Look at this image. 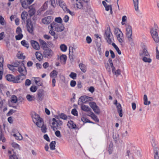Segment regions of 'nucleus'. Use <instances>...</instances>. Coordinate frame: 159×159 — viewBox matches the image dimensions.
<instances>
[{
  "label": "nucleus",
  "mask_w": 159,
  "mask_h": 159,
  "mask_svg": "<svg viewBox=\"0 0 159 159\" xmlns=\"http://www.w3.org/2000/svg\"><path fill=\"white\" fill-rule=\"evenodd\" d=\"M33 121L39 127L41 128L42 132L45 133L46 132L47 128L42 118H40L37 114H34L33 118Z\"/></svg>",
  "instance_id": "1"
},
{
  "label": "nucleus",
  "mask_w": 159,
  "mask_h": 159,
  "mask_svg": "<svg viewBox=\"0 0 159 159\" xmlns=\"http://www.w3.org/2000/svg\"><path fill=\"white\" fill-rule=\"evenodd\" d=\"M158 29L159 28L157 25L156 24L154 23L153 27L151 28L150 31L153 39L155 42L157 43L159 42V37L158 33Z\"/></svg>",
  "instance_id": "2"
},
{
  "label": "nucleus",
  "mask_w": 159,
  "mask_h": 159,
  "mask_svg": "<svg viewBox=\"0 0 159 159\" xmlns=\"http://www.w3.org/2000/svg\"><path fill=\"white\" fill-rule=\"evenodd\" d=\"M52 122L51 125V128L54 131L60 129L61 126L62 125L63 122L59 119H56L53 118L52 119Z\"/></svg>",
  "instance_id": "3"
},
{
  "label": "nucleus",
  "mask_w": 159,
  "mask_h": 159,
  "mask_svg": "<svg viewBox=\"0 0 159 159\" xmlns=\"http://www.w3.org/2000/svg\"><path fill=\"white\" fill-rule=\"evenodd\" d=\"M126 34L128 40L131 44H134L133 40L132 37V29L131 26L129 25H126Z\"/></svg>",
  "instance_id": "4"
},
{
  "label": "nucleus",
  "mask_w": 159,
  "mask_h": 159,
  "mask_svg": "<svg viewBox=\"0 0 159 159\" xmlns=\"http://www.w3.org/2000/svg\"><path fill=\"white\" fill-rule=\"evenodd\" d=\"M51 29L57 31L61 32L64 29V27L62 24H59L53 22L50 25Z\"/></svg>",
  "instance_id": "5"
},
{
  "label": "nucleus",
  "mask_w": 159,
  "mask_h": 159,
  "mask_svg": "<svg viewBox=\"0 0 159 159\" xmlns=\"http://www.w3.org/2000/svg\"><path fill=\"white\" fill-rule=\"evenodd\" d=\"M105 38L107 42L110 44L112 43V39L113 38L112 34L110 28H107L105 32Z\"/></svg>",
  "instance_id": "6"
},
{
  "label": "nucleus",
  "mask_w": 159,
  "mask_h": 159,
  "mask_svg": "<svg viewBox=\"0 0 159 159\" xmlns=\"http://www.w3.org/2000/svg\"><path fill=\"white\" fill-rule=\"evenodd\" d=\"M115 33L116 36L118 40L119 43H121L122 45V43L123 42V34L120 30L118 28H116L115 29Z\"/></svg>",
  "instance_id": "7"
},
{
  "label": "nucleus",
  "mask_w": 159,
  "mask_h": 159,
  "mask_svg": "<svg viewBox=\"0 0 159 159\" xmlns=\"http://www.w3.org/2000/svg\"><path fill=\"white\" fill-rule=\"evenodd\" d=\"M141 47L143 49V51L142 52L140 53L139 55L143 57L149 56L150 55L148 51L147 46L144 43H142L141 44Z\"/></svg>",
  "instance_id": "8"
},
{
  "label": "nucleus",
  "mask_w": 159,
  "mask_h": 159,
  "mask_svg": "<svg viewBox=\"0 0 159 159\" xmlns=\"http://www.w3.org/2000/svg\"><path fill=\"white\" fill-rule=\"evenodd\" d=\"M74 8L76 9H83V5L82 3L78 0H72L71 2Z\"/></svg>",
  "instance_id": "9"
},
{
  "label": "nucleus",
  "mask_w": 159,
  "mask_h": 159,
  "mask_svg": "<svg viewBox=\"0 0 159 159\" xmlns=\"http://www.w3.org/2000/svg\"><path fill=\"white\" fill-rule=\"evenodd\" d=\"M69 49V57L71 61H73L76 56L75 49L71 47H70Z\"/></svg>",
  "instance_id": "10"
},
{
  "label": "nucleus",
  "mask_w": 159,
  "mask_h": 159,
  "mask_svg": "<svg viewBox=\"0 0 159 159\" xmlns=\"http://www.w3.org/2000/svg\"><path fill=\"white\" fill-rule=\"evenodd\" d=\"M53 55V51L50 48L46 49L43 52V56L44 57L50 58Z\"/></svg>",
  "instance_id": "11"
},
{
  "label": "nucleus",
  "mask_w": 159,
  "mask_h": 159,
  "mask_svg": "<svg viewBox=\"0 0 159 159\" xmlns=\"http://www.w3.org/2000/svg\"><path fill=\"white\" fill-rule=\"evenodd\" d=\"M152 146L154 148V159H159V149L156 147V144L155 141L152 140Z\"/></svg>",
  "instance_id": "12"
},
{
  "label": "nucleus",
  "mask_w": 159,
  "mask_h": 159,
  "mask_svg": "<svg viewBox=\"0 0 159 159\" xmlns=\"http://www.w3.org/2000/svg\"><path fill=\"white\" fill-rule=\"evenodd\" d=\"M34 0H20L21 5L24 8L27 9L29 7V5L31 4Z\"/></svg>",
  "instance_id": "13"
},
{
  "label": "nucleus",
  "mask_w": 159,
  "mask_h": 159,
  "mask_svg": "<svg viewBox=\"0 0 159 159\" xmlns=\"http://www.w3.org/2000/svg\"><path fill=\"white\" fill-rule=\"evenodd\" d=\"M89 105L96 114H98L100 113V110L95 102H90L89 103Z\"/></svg>",
  "instance_id": "14"
},
{
  "label": "nucleus",
  "mask_w": 159,
  "mask_h": 159,
  "mask_svg": "<svg viewBox=\"0 0 159 159\" xmlns=\"http://www.w3.org/2000/svg\"><path fill=\"white\" fill-rule=\"evenodd\" d=\"M18 70L21 74L26 75L27 74L26 70L23 63H20V66L18 67Z\"/></svg>",
  "instance_id": "15"
},
{
  "label": "nucleus",
  "mask_w": 159,
  "mask_h": 159,
  "mask_svg": "<svg viewBox=\"0 0 159 159\" xmlns=\"http://www.w3.org/2000/svg\"><path fill=\"white\" fill-rule=\"evenodd\" d=\"M27 29L28 31L30 33L32 34L33 32V27L32 23L30 20L27 21Z\"/></svg>",
  "instance_id": "16"
},
{
  "label": "nucleus",
  "mask_w": 159,
  "mask_h": 159,
  "mask_svg": "<svg viewBox=\"0 0 159 159\" xmlns=\"http://www.w3.org/2000/svg\"><path fill=\"white\" fill-rule=\"evenodd\" d=\"M102 4L105 7L106 11H110V14H112V11L111 5L109 4L108 3H107L105 1L102 2Z\"/></svg>",
  "instance_id": "17"
},
{
  "label": "nucleus",
  "mask_w": 159,
  "mask_h": 159,
  "mask_svg": "<svg viewBox=\"0 0 159 159\" xmlns=\"http://www.w3.org/2000/svg\"><path fill=\"white\" fill-rule=\"evenodd\" d=\"M93 98L91 97H88L86 96H84L81 97L79 99V101H80L81 102L83 103H85L89 101H90L92 100Z\"/></svg>",
  "instance_id": "18"
},
{
  "label": "nucleus",
  "mask_w": 159,
  "mask_h": 159,
  "mask_svg": "<svg viewBox=\"0 0 159 159\" xmlns=\"http://www.w3.org/2000/svg\"><path fill=\"white\" fill-rule=\"evenodd\" d=\"M8 153L9 159H19L18 156L14 152L9 151Z\"/></svg>",
  "instance_id": "19"
},
{
  "label": "nucleus",
  "mask_w": 159,
  "mask_h": 159,
  "mask_svg": "<svg viewBox=\"0 0 159 159\" xmlns=\"http://www.w3.org/2000/svg\"><path fill=\"white\" fill-rule=\"evenodd\" d=\"M45 92L43 90H40L38 91L37 95L38 96L39 100L40 101H42L44 97Z\"/></svg>",
  "instance_id": "20"
},
{
  "label": "nucleus",
  "mask_w": 159,
  "mask_h": 159,
  "mask_svg": "<svg viewBox=\"0 0 159 159\" xmlns=\"http://www.w3.org/2000/svg\"><path fill=\"white\" fill-rule=\"evenodd\" d=\"M25 75L21 74L16 77V80L15 83H18L21 82L25 78Z\"/></svg>",
  "instance_id": "21"
},
{
  "label": "nucleus",
  "mask_w": 159,
  "mask_h": 159,
  "mask_svg": "<svg viewBox=\"0 0 159 159\" xmlns=\"http://www.w3.org/2000/svg\"><path fill=\"white\" fill-rule=\"evenodd\" d=\"M52 21V17L51 16L46 17L42 20V22L45 24H48Z\"/></svg>",
  "instance_id": "22"
},
{
  "label": "nucleus",
  "mask_w": 159,
  "mask_h": 159,
  "mask_svg": "<svg viewBox=\"0 0 159 159\" xmlns=\"http://www.w3.org/2000/svg\"><path fill=\"white\" fill-rule=\"evenodd\" d=\"M30 43L33 48L36 50H39L40 49V47L39 43L34 40H32L30 41Z\"/></svg>",
  "instance_id": "23"
},
{
  "label": "nucleus",
  "mask_w": 159,
  "mask_h": 159,
  "mask_svg": "<svg viewBox=\"0 0 159 159\" xmlns=\"http://www.w3.org/2000/svg\"><path fill=\"white\" fill-rule=\"evenodd\" d=\"M28 8L29 9V10L28 11L29 14L31 17L35 14L36 10L34 8L32 7V5L30 6Z\"/></svg>",
  "instance_id": "24"
},
{
  "label": "nucleus",
  "mask_w": 159,
  "mask_h": 159,
  "mask_svg": "<svg viewBox=\"0 0 159 159\" xmlns=\"http://www.w3.org/2000/svg\"><path fill=\"white\" fill-rule=\"evenodd\" d=\"M67 126L69 128L71 129H75L76 127V125L72 120H70L68 121L67 124Z\"/></svg>",
  "instance_id": "25"
},
{
  "label": "nucleus",
  "mask_w": 159,
  "mask_h": 159,
  "mask_svg": "<svg viewBox=\"0 0 159 159\" xmlns=\"http://www.w3.org/2000/svg\"><path fill=\"white\" fill-rule=\"evenodd\" d=\"M142 60L145 63H150L152 61V59L150 55L148 57H143Z\"/></svg>",
  "instance_id": "26"
},
{
  "label": "nucleus",
  "mask_w": 159,
  "mask_h": 159,
  "mask_svg": "<svg viewBox=\"0 0 159 159\" xmlns=\"http://www.w3.org/2000/svg\"><path fill=\"white\" fill-rule=\"evenodd\" d=\"M6 78L7 80L10 81H13L15 83V81L16 80V77H15L12 75H7L6 76Z\"/></svg>",
  "instance_id": "27"
},
{
  "label": "nucleus",
  "mask_w": 159,
  "mask_h": 159,
  "mask_svg": "<svg viewBox=\"0 0 159 159\" xmlns=\"http://www.w3.org/2000/svg\"><path fill=\"white\" fill-rule=\"evenodd\" d=\"M39 41L41 45L42 46L43 49L48 48V45L44 40L41 39H39Z\"/></svg>",
  "instance_id": "28"
},
{
  "label": "nucleus",
  "mask_w": 159,
  "mask_h": 159,
  "mask_svg": "<svg viewBox=\"0 0 159 159\" xmlns=\"http://www.w3.org/2000/svg\"><path fill=\"white\" fill-rule=\"evenodd\" d=\"M117 109L118 112L119 114V116L120 117H122L123 116L122 115V107L120 104L118 105L117 107Z\"/></svg>",
  "instance_id": "29"
},
{
  "label": "nucleus",
  "mask_w": 159,
  "mask_h": 159,
  "mask_svg": "<svg viewBox=\"0 0 159 159\" xmlns=\"http://www.w3.org/2000/svg\"><path fill=\"white\" fill-rule=\"evenodd\" d=\"M58 3L59 6L62 8L64 11L67 8L66 4L63 1L61 0H60L59 1Z\"/></svg>",
  "instance_id": "30"
},
{
  "label": "nucleus",
  "mask_w": 159,
  "mask_h": 159,
  "mask_svg": "<svg viewBox=\"0 0 159 159\" xmlns=\"http://www.w3.org/2000/svg\"><path fill=\"white\" fill-rule=\"evenodd\" d=\"M36 58L39 61H42L43 59V56L39 52H37L35 54Z\"/></svg>",
  "instance_id": "31"
},
{
  "label": "nucleus",
  "mask_w": 159,
  "mask_h": 159,
  "mask_svg": "<svg viewBox=\"0 0 159 159\" xmlns=\"http://www.w3.org/2000/svg\"><path fill=\"white\" fill-rule=\"evenodd\" d=\"M67 57L65 55H62L60 57L61 63L64 64H65L66 60Z\"/></svg>",
  "instance_id": "32"
},
{
  "label": "nucleus",
  "mask_w": 159,
  "mask_h": 159,
  "mask_svg": "<svg viewBox=\"0 0 159 159\" xmlns=\"http://www.w3.org/2000/svg\"><path fill=\"white\" fill-rule=\"evenodd\" d=\"M79 66L80 70L83 72L84 73L86 71V66L84 64L80 63L79 64Z\"/></svg>",
  "instance_id": "33"
},
{
  "label": "nucleus",
  "mask_w": 159,
  "mask_h": 159,
  "mask_svg": "<svg viewBox=\"0 0 159 159\" xmlns=\"http://www.w3.org/2000/svg\"><path fill=\"white\" fill-rule=\"evenodd\" d=\"M13 136L17 140H20L22 139V136L18 132L13 134Z\"/></svg>",
  "instance_id": "34"
},
{
  "label": "nucleus",
  "mask_w": 159,
  "mask_h": 159,
  "mask_svg": "<svg viewBox=\"0 0 159 159\" xmlns=\"http://www.w3.org/2000/svg\"><path fill=\"white\" fill-rule=\"evenodd\" d=\"M81 108L83 111L86 112H91V109L88 106L85 105H82L81 106Z\"/></svg>",
  "instance_id": "35"
},
{
  "label": "nucleus",
  "mask_w": 159,
  "mask_h": 159,
  "mask_svg": "<svg viewBox=\"0 0 159 159\" xmlns=\"http://www.w3.org/2000/svg\"><path fill=\"white\" fill-rule=\"evenodd\" d=\"M27 100L29 102L34 101L35 98L34 96L30 94H28L26 96Z\"/></svg>",
  "instance_id": "36"
},
{
  "label": "nucleus",
  "mask_w": 159,
  "mask_h": 159,
  "mask_svg": "<svg viewBox=\"0 0 159 159\" xmlns=\"http://www.w3.org/2000/svg\"><path fill=\"white\" fill-rule=\"evenodd\" d=\"M144 104V105H149L151 103L150 101H148V98L146 95L145 94L143 96Z\"/></svg>",
  "instance_id": "37"
},
{
  "label": "nucleus",
  "mask_w": 159,
  "mask_h": 159,
  "mask_svg": "<svg viewBox=\"0 0 159 159\" xmlns=\"http://www.w3.org/2000/svg\"><path fill=\"white\" fill-rule=\"evenodd\" d=\"M28 16V13L27 12L24 11L22 12L21 14V18L23 20H25Z\"/></svg>",
  "instance_id": "38"
},
{
  "label": "nucleus",
  "mask_w": 159,
  "mask_h": 159,
  "mask_svg": "<svg viewBox=\"0 0 159 159\" xmlns=\"http://www.w3.org/2000/svg\"><path fill=\"white\" fill-rule=\"evenodd\" d=\"M4 59L3 57H0V71H3Z\"/></svg>",
  "instance_id": "39"
},
{
  "label": "nucleus",
  "mask_w": 159,
  "mask_h": 159,
  "mask_svg": "<svg viewBox=\"0 0 159 159\" xmlns=\"http://www.w3.org/2000/svg\"><path fill=\"white\" fill-rule=\"evenodd\" d=\"M112 71L113 73L116 75V76H118L120 75L121 74V71L120 69H118L116 70H115V68L114 67V69L113 70L112 69Z\"/></svg>",
  "instance_id": "40"
},
{
  "label": "nucleus",
  "mask_w": 159,
  "mask_h": 159,
  "mask_svg": "<svg viewBox=\"0 0 159 159\" xmlns=\"http://www.w3.org/2000/svg\"><path fill=\"white\" fill-rule=\"evenodd\" d=\"M135 9L137 11L139 9V0H133Z\"/></svg>",
  "instance_id": "41"
},
{
  "label": "nucleus",
  "mask_w": 159,
  "mask_h": 159,
  "mask_svg": "<svg viewBox=\"0 0 159 159\" xmlns=\"http://www.w3.org/2000/svg\"><path fill=\"white\" fill-rule=\"evenodd\" d=\"M56 142L55 141H52L49 144L50 148L51 150H54L55 149V145Z\"/></svg>",
  "instance_id": "42"
},
{
  "label": "nucleus",
  "mask_w": 159,
  "mask_h": 159,
  "mask_svg": "<svg viewBox=\"0 0 159 159\" xmlns=\"http://www.w3.org/2000/svg\"><path fill=\"white\" fill-rule=\"evenodd\" d=\"M90 114L91 115V117L95 121L97 122H99V119L97 116L95 115L92 112H90Z\"/></svg>",
  "instance_id": "43"
},
{
  "label": "nucleus",
  "mask_w": 159,
  "mask_h": 159,
  "mask_svg": "<svg viewBox=\"0 0 159 159\" xmlns=\"http://www.w3.org/2000/svg\"><path fill=\"white\" fill-rule=\"evenodd\" d=\"M57 72L56 70H53L50 74V76L51 77L56 78L57 76Z\"/></svg>",
  "instance_id": "44"
},
{
  "label": "nucleus",
  "mask_w": 159,
  "mask_h": 159,
  "mask_svg": "<svg viewBox=\"0 0 159 159\" xmlns=\"http://www.w3.org/2000/svg\"><path fill=\"white\" fill-rule=\"evenodd\" d=\"M11 101L13 103H16L17 101V98L16 96L13 95L11 97Z\"/></svg>",
  "instance_id": "45"
},
{
  "label": "nucleus",
  "mask_w": 159,
  "mask_h": 159,
  "mask_svg": "<svg viewBox=\"0 0 159 159\" xmlns=\"http://www.w3.org/2000/svg\"><path fill=\"white\" fill-rule=\"evenodd\" d=\"M60 48L61 51L63 52L66 51L67 49V46L64 44H61L60 46Z\"/></svg>",
  "instance_id": "46"
},
{
  "label": "nucleus",
  "mask_w": 159,
  "mask_h": 159,
  "mask_svg": "<svg viewBox=\"0 0 159 159\" xmlns=\"http://www.w3.org/2000/svg\"><path fill=\"white\" fill-rule=\"evenodd\" d=\"M21 44L24 46L26 47L27 48H28L29 47V44L26 42V41L25 40H23L21 42Z\"/></svg>",
  "instance_id": "47"
},
{
  "label": "nucleus",
  "mask_w": 159,
  "mask_h": 159,
  "mask_svg": "<svg viewBox=\"0 0 159 159\" xmlns=\"http://www.w3.org/2000/svg\"><path fill=\"white\" fill-rule=\"evenodd\" d=\"M69 76L73 80H75L76 78L77 74L73 72H71Z\"/></svg>",
  "instance_id": "48"
},
{
  "label": "nucleus",
  "mask_w": 159,
  "mask_h": 159,
  "mask_svg": "<svg viewBox=\"0 0 159 159\" xmlns=\"http://www.w3.org/2000/svg\"><path fill=\"white\" fill-rule=\"evenodd\" d=\"M23 63L18 61H16L13 63L12 65H13V66H14V67H17L18 66L19 67L20 66V63Z\"/></svg>",
  "instance_id": "49"
},
{
  "label": "nucleus",
  "mask_w": 159,
  "mask_h": 159,
  "mask_svg": "<svg viewBox=\"0 0 159 159\" xmlns=\"http://www.w3.org/2000/svg\"><path fill=\"white\" fill-rule=\"evenodd\" d=\"M55 21L59 24H62V20L61 18L60 17H56L55 18Z\"/></svg>",
  "instance_id": "50"
},
{
  "label": "nucleus",
  "mask_w": 159,
  "mask_h": 159,
  "mask_svg": "<svg viewBox=\"0 0 159 159\" xmlns=\"http://www.w3.org/2000/svg\"><path fill=\"white\" fill-rule=\"evenodd\" d=\"M108 62L109 64H108H108H109L111 67V69H112L113 70L114 69L115 67L113 66L112 60L111 58H109L108 60Z\"/></svg>",
  "instance_id": "51"
},
{
  "label": "nucleus",
  "mask_w": 159,
  "mask_h": 159,
  "mask_svg": "<svg viewBox=\"0 0 159 159\" xmlns=\"http://www.w3.org/2000/svg\"><path fill=\"white\" fill-rule=\"evenodd\" d=\"M52 30V29L51 30L49 31V33L52 35L53 36L54 38L55 39H57V36L55 35V32Z\"/></svg>",
  "instance_id": "52"
},
{
  "label": "nucleus",
  "mask_w": 159,
  "mask_h": 159,
  "mask_svg": "<svg viewBox=\"0 0 159 159\" xmlns=\"http://www.w3.org/2000/svg\"><path fill=\"white\" fill-rule=\"evenodd\" d=\"M64 11L66 12V13H69L72 16L75 15L74 12L71 11L67 8Z\"/></svg>",
  "instance_id": "53"
},
{
  "label": "nucleus",
  "mask_w": 159,
  "mask_h": 159,
  "mask_svg": "<svg viewBox=\"0 0 159 159\" xmlns=\"http://www.w3.org/2000/svg\"><path fill=\"white\" fill-rule=\"evenodd\" d=\"M59 116L60 118L62 119L66 120L67 118V116L64 113H61L59 114Z\"/></svg>",
  "instance_id": "54"
},
{
  "label": "nucleus",
  "mask_w": 159,
  "mask_h": 159,
  "mask_svg": "<svg viewBox=\"0 0 159 159\" xmlns=\"http://www.w3.org/2000/svg\"><path fill=\"white\" fill-rule=\"evenodd\" d=\"M127 20V18L126 16H123L122 19V22H121V24L122 25H124L125 24V23L126 22Z\"/></svg>",
  "instance_id": "55"
},
{
  "label": "nucleus",
  "mask_w": 159,
  "mask_h": 159,
  "mask_svg": "<svg viewBox=\"0 0 159 159\" xmlns=\"http://www.w3.org/2000/svg\"><path fill=\"white\" fill-rule=\"evenodd\" d=\"M11 145L13 147L15 148L19 149V148H20L19 145L18 144H17V143H15V142H13L11 143Z\"/></svg>",
  "instance_id": "56"
},
{
  "label": "nucleus",
  "mask_w": 159,
  "mask_h": 159,
  "mask_svg": "<svg viewBox=\"0 0 159 159\" xmlns=\"http://www.w3.org/2000/svg\"><path fill=\"white\" fill-rule=\"evenodd\" d=\"M18 58L19 59H24L25 57L23 55V53H18L17 54Z\"/></svg>",
  "instance_id": "57"
},
{
  "label": "nucleus",
  "mask_w": 159,
  "mask_h": 159,
  "mask_svg": "<svg viewBox=\"0 0 159 159\" xmlns=\"http://www.w3.org/2000/svg\"><path fill=\"white\" fill-rule=\"evenodd\" d=\"M37 88L36 86H32L30 88V91L32 92H34L36 91L37 89Z\"/></svg>",
  "instance_id": "58"
},
{
  "label": "nucleus",
  "mask_w": 159,
  "mask_h": 159,
  "mask_svg": "<svg viewBox=\"0 0 159 159\" xmlns=\"http://www.w3.org/2000/svg\"><path fill=\"white\" fill-rule=\"evenodd\" d=\"M18 35L15 36V38L17 40H20L23 37V35L22 34H18Z\"/></svg>",
  "instance_id": "59"
},
{
  "label": "nucleus",
  "mask_w": 159,
  "mask_h": 159,
  "mask_svg": "<svg viewBox=\"0 0 159 159\" xmlns=\"http://www.w3.org/2000/svg\"><path fill=\"white\" fill-rule=\"evenodd\" d=\"M0 23L2 25H5L4 18L1 16H0Z\"/></svg>",
  "instance_id": "60"
},
{
  "label": "nucleus",
  "mask_w": 159,
  "mask_h": 159,
  "mask_svg": "<svg viewBox=\"0 0 159 159\" xmlns=\"http://www.w3.org/2000/svg\"><path fill=\"white\" fill-rule=\"evenodd\" d=\"M31 84V81L29 79H26L25 81V84L26 86H30Z\"/></svg>",
  "instance_id": "61"
},
{
  "label": "nucleus",
  "mask_w": 159,
  "mask_h": 159,
  "mask_svg": "<svg viewBox=\"0 0 159 159\" xmlns=\"http://www.w3.org/2000/svg\"><path fill=\"white\" fill-rule=\"evenodd\" d=\"M86 41L87 43L89 44L92 42V39L89 36H87L86 38Z\"/></svg>",
  "instance_id": "62"
},
{
  "label": "nucleus",
  "mask_w": 159,
  "mask_h": 159,
  "mask_svg": "<svg viewBox=\"0 0 159 159\" xmlns=\"http://www.w3.org/2000/svg\"><path fill=\"white\" fill-rule=\"evenodd\" d=\"M71 113L74 116H77V111L76 109H73L71 111Z\"/></svg>",
  "instance_id": "63"
},
{
  "label": "nucleus",
  "mask_w": 159,
  "mask_h": 159,
  "mask_svg": "<svg viewBox=\"0 0 159 159\" xmlns=\"http://www.w3.org/2000/svg\"><path fill=\"white\" fill-rule=\"evenodd\" d=\"M63 20L65 23H67L68 22L69 20V17L67 15H65L63 18Z\"/></svg>",
  "instance_id": "64"
}]
</instances>
